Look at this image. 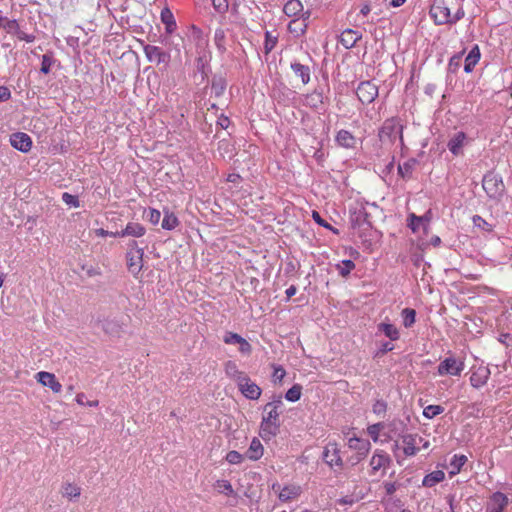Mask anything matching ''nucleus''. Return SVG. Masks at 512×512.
<instances>
[{
	"label": "nucleus",
	"instance_id": "31",
	"mask_svg": "<svg viewBox=\"0 0 512 512\" xmlns=\"http://www.w3.org/2000/svg\"><path fill=\"white\" fill-rule=\"evenodd\" d=\"M304 6L300 0H288L283 7V12L288 17H299Z\"/></svg>",
	"mask_w": 512,
	"mask_h": 512
},
{
	"label": "nucleus",
	"instance_id": "25",
	"mask_svg": "<svg viewBox=\"0 0 512 512\" xmlns=\"http://www.w3.org/2000/svg\"><path fill=\"white\" fill-rule=\"evenodd\" d=\"M224 370H225L226 375L230 379L234 380L237 384L239 382H243V379H245V376L247 375L245 372L240 371L238 369L237 364L234 361H231V360H228L224 364Z\"/></svg>",
	"mask_w": 512,
	"mask_h": 512
},
{
	"label": "nucleus",
	"instance_id": "49",
	"mask_svg": "<svg viewBox=\"0 0 512 512\" xmlns=\"http://www.w3.org/2000/svg\"><path fill=\"white\" fill-rule=\"evenodd\" d=\"M444 412V407L440 405H428L423 410V416L427 419H433L437 415Z\"/></svg>",
	"mask_w": 512,
	"mask_h": 512
},
{
	"label": "nucleus",
	"instance_id": "36",
	"mask_svg": "<svg viewBox=\"0 0 512 512\" xmlns=\"http://www.w3.org/2000/svg\"><path fill=\"white\" fill-rule=\"evenodd\" d=\"M416 160L411 158L405 161L403 164L398 165V174L403 179H409L412 176V172L414 170V167L416 165Z\"/></svg>",
	"mask_w": 512,
	"mask_h": 512
},
{
	"label": "nucleus",
	"instance_id": "48",
	"mask_svg": "<svg viewBox=\"0 0 512 512\" xmlns=\"http://www.w3.org/2000/svg\"><path fill=\"white\" fill-rule=\"evenodd\" d=\"M339 274L343 277L348 276L351 271L355 268V263L350 259L341 261V264L337 265Z\"/></svg>",
	"mask_w": 512,
	"mask_h": 512
},
{
	"label": "nucleus",
	"instance_id": "33",
	"mask_svg": "<svg viewBox=\"0 0 512 512\" xmlns=\"http://www.w3.org/2000/svg\"><path fill=\"white\" fill-rule=\"evenodd\" d=\"M467 462V457L463 454H455L451 460H450V463H449V466H450V471H449V474L450 476H454L458 473H460L462 467L466 464Z\"/></svg>",
	"mask_w": 512,
	"mask_h": 512
},
{
	"label": "nucleus",
	"instance_id": "55",
	"mask_svg": "<svg viewBox=\"0 0 512 512\" xmlns=\"http://www.w3.org/2000/svg\"><path fill=\"white\" fill-rule=\"evenodd\" d=\"M52 63H53L52 57L48 54H44L42 56V61H41V68H40L41 73L48 74L51 70Z\"/></svg>",
	"mask_w": 512,
	"mask_h": 512
},
{
	"label": "nucleus",
	"instance_id": "60",
	"mask_svg": "<svg viewBox=\"0 0 512 512\" xmlns=\"http://www.w3.org/2000/svg\"><path fill=\"white\" fill-rule=\"evenodd\" d=\"M386 409H387V404L383 400H377L373 404V412L377 415L384 414L386 412Z\"/></svg>",
	"mask_w": 512,
	"mask_h": 512
},
{
	"label": "nucleus",
	"instance_id": "39",
	"mask_svg": "<svg viewBox=\"0 0 512 512\" xmlns=\"http://www.w3.org/2000/svg\"><path fill=\"white\" fill-rule=\"evenodd\" d=\"M18 22L15 19H9L0 15V28L6 30L7 33L13 34L14 32H18Z\"/></svg>",
	"mask_w": 512,
	"mask_h": 512
},
{
	"label": "nucleus",
	"instance_id": "44",
	"mask_svg": "<svg viewBox=\"0 0 512 512\" xmlns=\"http://www.w3.org/2000/svg\"><path fill=\"white\" fill-rule=\"evenodd\" d=\"M306 103L311 108H318L323 103V95L321 92L314 91L306 96Z\"/></svg>",
	"mask_w": 512,
	"mask_h": 512
},
{
	"label": "nucleus",
	"instance_id": "15",
	"mask_svg": "<svg viewBox=\"0 0 512 512\" xmlns=\"http://www.w3.org/2000/svg\"><path fill=\"white\" fill-rule=\"evenodd\" d=\"M283 405L282 397L278 396L272 402H269L265 405L264 411L266 414L263 416L262 421L270 422V423H279V412L278 409Z\"/></svg>",
	"mask_w": 512,
	"mask_h": 512
},
{
	"label": "nucleus",
	"instance_id": "63",
	"mask_svg": "<svg viewBox=\"0 0 512 512\" xmlns=\"http://www.w3.org/2000/svg\"><path fill=\"white\" fill-rule=\"evenodd\" d=\"M407 226L412 230L413 233H416L419 230L420 226L423 227V223L417 222L416 220H412L410 213L407 218Z\"/></svg>",
	"mask_w": 512,
	"mask_h": 512
},
{
	"label": "nucleus",
	"instance_id": "34",
	"mask_svg": "<svg viewBox=\"0 0 512 512\" xmlns=\"http://www.w3.org/2000/svg\"><path fill=\"white\" fill-rule=\"evenodd\" d=\"M300 494V488L297 486H285L281 489L278 497L282 502H287L291 499L298 497Z\"/></svg>",
	"mask_w": 512,
	"mask_h": 512
},
{
	"label": "nucleus",
	"instance_id": "50",
	"mask_svg": "<svg viewBox=\"0 0 512 512\" xmlns=\"http://www.w3.org/2000/svg\"><path fill=\"white\" fill-rule=\"evenodd\" d=\"M214 10L221 15H225L230 8L229 0H211Z\"/></svg>",
	"mask_w": 512,
	"mask_h": 512
},
{
	"label": "nucleus",
	"instance_id": "41",
	"mask_svg": "<svg viewBox=\"0 0 512 512\" xmlns=\"http://www.w3.org/2000/svg\"><path fill=\"white\" fill-rule=\"evenodd\" d=\"M412 220H416L417 222L423 223V230L425 233H428L429 224L433 218L432 210H427L422 216H417L414 213H411Z\"/></svg>",
	"mask_w": 512,
	"mask_h": 512
},
{
	"label": "nucleus",
	"instance_id": "30",
	"mask_svg": "<svg viewBox=\"0 0 512 512\" xmlns=\"http://www.w3.org/2000/svg\"><path fill=\"white\" fill-rule=\"evenodd\" d=\"M279 426V423L261 421L259 432L260 437L265 441L270 440L272 437L277 435Z\"/></svg>",
	"mask_w": 512,
	"mask_h": 512
},
{
	"label": "nucleus",
	"instance_id": "23",
	"mask_svg": "<svg viewBox=\"0 0 512 512\" xmlns=\"http://www.w3.org/2000/svg\"><path fill=\"white\" fill-rule=\"evenodd\" d=\"M336 143L346 149H352L356 146L355 136L348 130L341 129L335 137Z\"/></svg>",
	"mask_w": 512,
	"mask_h": 512
},
{
	"label": "nucleus",
	"instance_id": "12",
	"mask_svg": "<svg viewBox=\"0 0 512 512\" xmlns=\"http://www.w3.org/2000/svg\"><path fill=\"white\" fill-rule=\"evenodd\" d=\"M144 250L127 251L126 259L128 270L133 275H138L143 268Z\"/></svg>",
	"mask_w": 512,
	"mask_h": 512
},
{
	"label": "nucleus",
	"instance_id": "56",
	"mask_svg": "<svg viewBox=\"0 0 512 512\" xmlns=\"http://www.w3.org/2000/svg\"><path fill=\"white\" fill-rule=\"evenodd\" d=\"M475 227L484 231H491V225L479 215H474L472 218Z\"/></svg>",
	"mask_w": 512,
	"mask_h": 512
},
{
	"label": "nucleus",
	"instance_id": "58",
	"mask_svg": "<svg viewBox=\"0 0 512 512\" xmlns=\"http://www.w3.org/2000/svg\"><path fill=\"white\" fill-rule=\"evenodd\" d=\"M312 218L313 220L320 226L332 230L334 233H337L338 231L334 229L328 222H326L317 211L312 212Z\"/></svg>",
	"mask_w": 512,
	"mask_h": 512
},
{
	"label": "nucleus",
	"instance_id": "64",
	"mask_svg": "<svg viewBox=\"0 0 512 512\" xmlns=\"http://www.w3.org/2000/svg\"><path fill=\"white\" fill-rule=\"evenodd\" d=\"M11 98V91L6 86H0V102L8 101Z\"/></svg>",
	"mask_w": 512,
	"mask_h": 512
},
{
	"label": "nucleus",
	"instance_id": "32",
	"mask_svg": "<svg viewBox=\"0 0 512 512\" xmlns=\"http://www.w3.org/2000/svg\"><path fill=\"white\" fill-rule=\"evenodd\" d=\"M445 479V473L442 470H435L427 474L422 480V486L431 488Z\"/></svg>",
	"mask_w": 512,
	"mask_h": 512
},
{
	"label": "nucleus",
	"instance_id": "13",
	"mask_svg": "<svg viewBox=\"0 0 512 512\" xmlns=\"http://www.w3.org/2000/svg\"><path fill=\"white\" fill-rule=\"evenodd\" d=\"M10 144L16 150L27 153L32 147V139L26 133L17 132L10 136Z\"/></svg>",
	"mask_w": 512,
	"mask_h": 512
},
{
	"label": "nucleus",
	"instance_id": "10",
	"mask_svg": "<svg viewBox=\"0 0 512 512\" xmlns=\"http://www.w3.org/2000/svg\"><path fill=\"white\" fill-rule=\"evenodd\" d=\"M223 342L228 345H238L239 351L243 355H249L252 351L251 344L245 338L231 331L225 332Z\"/></svg>",
	"mask_w": 512,
	"mask_h": 512
},
{
	"label": "nucleus",
	"instance_id": "6",
	"mask_svg": "<svg viewBox=\"0 0 512 512\" xmlns=\"http://www.w3.org/2000/svg\"><path fill=\"white\" fill-rule=\"evenodd\" d=\"M144 54L150 63L163 65L165 68L169 66L171 55L164 51L161 47L147 44L143 47Z\"/></svg>",
	"mask_w": 512,
	"mask_h": 512
},
{
	"label": "nucleus",
	"instance_id": "47",
	"mask_svg": "<svg viewBox=\"0 0 512 512\" xmlns=\"http://www.w3.org/2000/svg\"><path fill=\"white\" fill-rule=\"evenodd\" d=\"M214 42L217 47V49L223 53L226 51L225 47V32L223 29L219 28L215 30L214 33Z\"/></svg>",
	"mask_w": 512,
	"mask_h": 512
},
{
	"label": "nucleus",
	"instance_id": "9",
	"mask_svg": "<svg viewBox=\"0 0 512 512\" xmlns=\"http://www.w3.org/2000/svg\"><path fill=\"white\" fill-rule=\"evenodd\" d=\"M322 459L331 468H333L334 466L342 467L343 461L340 456V450L338 448L337 443L329 442L324 447Z\"/></svg>",
	"mask_w": 512,
	"mask_h": 512
},
{
	"label": "nucleus",
	"instance_id": "27",
	"mask_svg": "<svg viewBox=\"0 0 512 512\" xmlns=\"http://www.w3.org/2000/svg\"><path fill=\"white\" fill-rule=\"evenodd\" d=\"M263 454H264V447H263L261 441L257 437H254L251 440L249 448L246 452L247 458L252 461H257L263 456Z\"/></svg>",
	"mask_w": 512,
	"mask_h": 512
},
{
	"label": "nucleus",
	"instance_id": "37",
	"mask_svg": "<svg viewBox=\"0 0 512 512\" xmlns=\"http://www.w3.org/2000/svg\"><path fill=\"white\" fill-rule=\"evenodd\" d=\"M179 225V220L177 216L169 212L168 210L164 211V218L162 220V228L165 230H173Z\"/></svg>",
	"mask_w": 512,
	"mask_h": 512
},
{
	"label": "nucleus",
	"instance_id": "52",
	"mask_svg": "<svg viewBox=\"0 0 512 512\" xmlns=\"http://www.w3.org/2000/svg\"><path fill=\"white\" fill-rule=\"evenodd\" d=\"M144 216L151 224L156 225L160 221L161 213L155 208H149L144 212Z\"/></svg>",
	"mask_w": 512,
	"mask_h": 512
},
{
	"label": "nucleus",
	"instance_id": "4",
	"mask_svg": "<svg viewBox=\"0 0 512 512\" xmlns=\"http://www.w3.org/2000/svg\"><path fill=\"white\" fill-rule=\"evenodd\" d=\"M482 186L488 197L493 199H499L505 191L502 177L494 172H488L484 175Z\"/></svg>",
	"mask_w": 512,
	"mask_h": 512
},
{
	"label": "nucleus",
	"instance_id": "21",
	"mask_svg": "<svg viewBox=\"0 0 512 512\" xmlns=\"http://www.w3.org/2000/svg\"><path fill=\"white\" fill-rule=\"evenodd\" d=\"M466 139L467 135L463 131H459L456 134H454L447 143L449 151L454 156L462 154V148L465 145Z\"/></svg>",
	"mask_w": 512,
	"mask_h": 512
},
{
	"label": "nucleus",
	"instance_id": "18",
	"mask_svg": "<svg viewBox=\"0 0 512 512\" xmlns=\"http://www.w3.org/2000/svg\"><path fill=\"white\" fill-rule=\"evenodd\" d=\"M350 220L353 227H360L364 224L370 225L369 214L363 204H359L350 210Z\"/></svg>",
	"mask_w": 512,
	"mask_h": 512
},
{
	"label": "nucleus",
	"instance_id": "26",
	"mask_svg": "<svg viewBox=\"0 0 512 512\" xmlns=\"http://www.w3.org/2000/svg\"><path fill=\"white\" fill-rule=\"evenodd\" d=\"M160 18L162 23L165 25V32L167 34H172L177 29L174 15L168 7H164L161 10Z\"/></svg>",
	"mask_w": 512,
	"mask_h": 512
},
{
	"label": "nucleus",
	"instance_id": "5",
	"mask_svg": "<svg viewBox=\"0 0 512 512\" xmlns=\"http://www.w3.org/2000/svg\"><path fill=\"white\" fill-rule=\"evenodd\" d=\"M464 368V360L456 358L454 355L450 354L448 357H446L439 363L437 367V373L440 376H459L461 375Z\"/></svg>",
	"mask_w": 512,
	"mask_h": 512
},
{
	"label": "nucleus",
	"instance_id": "59",
	"mask_svg": "<svg viewBox=\"0 0 512 512\" xmlns=\"http://www.w3.org/2000/svg\"><path fill=\"white\" fill-rule=\"evenodd\" d=\"M286 375V371L282 366H274L273 380L274 382H281Z\"/></svg>",
	"mask_w": 512,
	"mask_h": 512
},
{
	"label": "nucleus",
	"instance_id": "38",
	"mask_svg": "<svg viewBox=\"0 0 512 512\" xmlns=\"http://www.w3.org/2000/svg\"><path fill=\"white\" fill-rule=\"evenodd\" d=\"M264 38V53L269 55L278 43V35H273L272 32L266 31Z\"/></svg>",
	"mask_w": 512,
	"mask_h": 512
},
{
	"label": "nucleus",
	"instance_id": "8",
	"mask_svg": "<svg viewBox=\"0 0 512 512\" xmlns=\"http://www.w3.org/2000/svg\"><path fill=\"white\" fill-rule=\"evenodd\" d=\"M356 94L363 104H370L378 96V86L372 81H362L357 87Z\"/></svg>",
	"mask_w": 512,
	"mask_h": 512
},
{
	"label": "nucleus",
	"instance_id": "54",
	"mask_svg": "<svg viewBox=\"0 0 512 512\" xmlns=\"http://www.w3.org/2000/svg\"><path fill=\"white\" fill-rule=\"evenodd\" d=\"M62 201L70 207L78 208L80 206L78 197L67 192L62 194Z\"/></svg>",
	"mask_w": 512,
	"mask_h": 512
},
{
	"label": "nucleus",
	"instance_id": "43",
	"mask_svg": "<svg viewBox=\"0 0 512 512\" xmlns=\"http://www.w3.org/2000/svg\"><path fill=\"white\" fill-rule=\"evenodd\" d=\"M302 386L300 384H294L285 394V398L289 402H296L301 398Z\"/></svg>",
	"mask_w": 512,
	"mask_h": 512
},
{
	"label": "nucleus",
	"instance_id": "20",
	"mask_svg": "<svg viewBox=\"0 0 512 512\" xmlns=\"http://www.w3.org/2000/svg\"><path fill=\"white\" fill-rule=\"evenodd\" d=\"M102 330L112 337H119L123 331L122 323L115 318H105L100 321Z\"/></svg>",
	"mask_w": 512,
	"mask_h": 512
},
{
	"label": "nucleus",
	"instance_id": "2",
	"mask_svg": "<svg viewBox=\"0 0 512 512\" xmlns=\"http://www.w3.org/2000/svg\"><path fill=\"white\" fill-rule=\"evenodd\" d=\"M403 127L398 124L395 118H390L384 121L382 127L379 129L378 137L382 144H394L396 139H399L401 145L403 144Z\"/></svg>",
	"mask_w": 512,
	"mask_h": 512
},
{
	"label": "nucleus",
	"instance_id": "53",
	"mask_svg": "<svg viewBox=\"0 0 512 512\" xmlns=\"http://www.w3.org/2000/svg\"><path fill=\"white\" fill-rule=\"evenodd\" d=\"M383 427H384L383 423H376V424L370 425L367 428L368 434L370 435V437L372 438V440L374 442H377L379 440V434H380V431L383 429Z\"/></svg>",
	"mask_w": 512,
	"mask_h": 512
},
{
	"label": "nucleus",
	"instance_id": "11",
	"mask_svg": "<svg viewBox=\"0 0 512 512\" xmlns=\"http://www.w3.org/2000/svg\"><path fill=\"white\" fill-rule=\"evenodd\" d=\"M237 386L240 392L250 400H257L261 396V388L256 383L252 382L248 375H246L243 382H239Z\"/></svg>",
	"mask_w": 512,
	"mask_h": 512
},
{
	"label": "nucleus",
	"instance_id": "45",
	"mask_svg": "<svg viewBox=\"0 0 512 512\" xmlns=\"http://www.w3.org/2000/svg\"><path fill=\"white\" fill-rule=\"evenodd\" d=\"M81 494V489L75 484L72 483H66L63 486V496L73 499L79 497Z\"/></svg>",
	"mask_w": 512,
	"mask_h": 512
},
{
	"label": "nucleus",
	"instance_id": "1",
	"mask_svg": "<svg viewBox=\"0 0 512 512\" xmlns=\"http://www.w3.org/2000/svg\"><path fill=\"white\" fill-rule=\"evenodd\" d=\"M429 14L436 25L455 24L465 16L461 5H458L455 12L452 13L448 0L435 2L431 6Z\"/></svg>",
	"mask_w": 512,
	"mask_h": 512
},
{
	"label": "nucleus",
	"instance_id": "22",
	"mask_svg": "<svg viewBox=\"0 0 512 512\" xmlns=\"http://www.w3.org/2000/svg\"><path fill=\"white\" fill-rule=\"evenodd\" d=\"M379 333L383 334L390 341H397L400 338L399 329L389 321H384L377 325L376 335H378Z\"/></svg>",
	"mask_w": 512,
	"mask_h": 512
},
{
	"label": "nucleus",
	"instance_id": "7",
	"mask_svg": "<svg viewBox=\"0 0 512 512\" xmlns=\"http://www.w3.org/2000/svg\"><path fill=\"white\" fill-rule=\"evenodd\" d=\"M470 384L475 389L484 387L491 375V371L488 366L484 365L483 362L480 364H474L470 368Z\"/></svg>",
	"mask_w": 512,
	"mask_h": 512
},
{
	"label": "nucleus",
	"instance_id": "40",
	"mask_svg": "<svg viewBox=\"0 0 512 512\" xmlns=\"http://www.w3.org/2000/svg\"><path fill=\"white\" fill-rule=\"evenodd\" d=\"M403 443V452L406 456H414L418 452L419 449L415 446V440L412 436H405L403 438Z\"/></svg>",
	"mask_w": 512,
	"mask_h": 512
},
{
	"label": "nucleus",
	"instance_id": "61",
	"mask_svg": "<svg viewBox=\"0 0 512 512\" xmlns=\"http://www.w3.org/2000/svg\"><path fill=\"white\" fill-rule=\"evenodd\" d=\"M386 495H393L398 489L399 485L396 482H384L383 483Z\"/></svg>",
	"mask_w": 512,
	"mask_h": 512
},
{
	"label": "nucleus",
	"instance_id": "19",
	"mask_svg": "<svg viewBox=\"0 0 512 512\" xmlns=\"http://www.w3.org/2000/svg\"><path fill=\"white\" fill-rule=\"evenodd\" d=\"M509 504L508 497L502 492H495L491 501L486 509V512H504Z\"/></svg>",
	"mask_w": 512,
	"mask_h": 512
},
{
	"label": "nucleus",
	"instance_id": "42",
	"mask_svg": "<svg viewBox=\"0 0 512 512\" xmlns=\"http://www.w3.org/2000/svg\"><path fill=\"white\" fill-rule=\"evenodd\" d=\"M215 488L219 493L225 494L226 496H233L235 493L231 483L225 479L217 480Z\"/></svg>",
	"mask_w": 512,
	"mask_h": 512
},
{
	"label": "nucleus",
	"instance_id": "17",
	"mask_svg": "<svg viewBox=\"0 0 512 512\" xmlns=\"http://www.w3.org/2000/svg\"><path fill=\"white\" fill-rule=\"evenodd\" d=\"M37 381L45 387H49L54 393L62 390L61 383L56 379L53 373L41 371L36 374Z\"/></svg>",
	"mask_w": 512,
	"mask_h": 512
},
{
	"label": "nucleus",
	"instance_id": "16",
	"mask_svg": "<svg viewBox=\"0 0 512 512\" xmlns=\"http://www.w3.org/2000/svg\"><path fill=\"white\" fill-rule=\"evenodd\" d=\"M146 233V228L137 222H129L126 227L121 231H116L115 233H111L112 237H126L132 236L136 238H140L144 236Z\"/></svg>",
	"mask_w": 512,
	"mask_h": 512
},
{
	"label": "nucleus",
	"instance_id": "46",
	"mask_svg": "<svg viewBox=\"0 0 512 512\" xmlns=\"http://www.w3.org/2000/svg\"><path fill=\"white\" fill-rule=\"evenodd\" d=\"M403 325L406 328L411 327L416 320V311L411 308H405L402 310Z\"/></svg>",
	"mask_w": 512,
	"mask_h": 512
},
{
	"label": "nucleus",
	"instance_id": "14",
	"mask_svg": "<svg viewBox=\"0 0 512 512\" xmlns=\"http://www.w3.org/2000/svg\"><path fill=\"white\" fill-rule=\"evenodd\" d=\"M362 39V33L360 31L347 28L341 32V34L338 36V42L345 48V49H352L355 47L358 41Z\"/></svg>",
	"mask_w": 512,
	"mask_h": 512
},
{
	"label": "nucleus",
	"instance_id": "62",
	"mask_svg": "<svg viewBox=\"0 0 512 512\" xmlns=\"http://www.w3.org/2000/svg\"><path fill=\"white\" fill-rule=\"evenodd\" d=\"M394 349V345L392 344V341L389 342H383L381 343L379 350L377 352V355H384L387 352H390Z\"/></svg>",
	"mask_w": 512,
	"mask_h": 512
},
{
	"label": "nucleus",
	"instance_id": "29",
	"mask_svg": "<svg viewBox=\"0 0 512 512\" xmlns=\"http://www.w3.org/2000/svg\"><path fill=\"white\" fill-rule=\"evenodd\" d=\"M480 57L481 53L478 45L473 46L465 58L464 71L466 73H471L476 64L479 62Z\"/></svg>",
	"mask_w": 512,
	"mask_h": 512
},
{
	"label": "nucleus",
	"instance_id": "35",
	"mask_svg": "<svg viewBox=\"0 0 512 512\" xmlns=\"http://www.w3.org/2000/svg\"><path fill=\"white\" fill-rule=\"evenodd\" d=\"M226 80L222 76H214L211 83V92L216 96L220 97L226 90Z\"/></svg>",
	"mask_w": 512,
	"mask_h": 512
},
{
	"label": "nucleus",
	"instance_id": "3",
	"mask_svg": "<svg viewBox=\"0 0 512 512\" xmlns=\"http://www.w3.org/2000/svg\"><path fill=\"white\" fill-rule=\"evenodd\" d=\"M392 460L384 450L376 449L369 462L368 474L371 477L381 478L386 474Z\"/></svg>",
	"mask_w": 512,
	"mask_h": 512
},
{
	"label": "nucleus",
	"instance_id": "28",
	"mask_svg": "<svg viewBox=\"0 0 512 512\" xmlns=\"http://www.w3.org/2000/svg\"><path fill=\"white\" fill-rule=\"evenodd\" d=\"M348 446L349 448L356 450L360 456H365L371 448V444L368 440L358 437H351L348 440Z\"/></svg>",
	"mask_w": 512,
	"mask_h": 512
},
{
	"label": "nucleus",
	"instance_id": "51",
	"mask_svg": "<svg viewBox=\"0 0 512 512\" xmlns=\"http://www.w3.org/2000/svg\"><path fill=\"white\" fill-rule=\"evenodd\" d=\"M225 460L229 463V464H232V465H238V464H241L244 460V455H242L241 453H239L238 451L236 450H231L229 451L226 456H225Z\"/></svg>",
	"mask_w": 512,
	"mask_h": 512
},
{
	"label": "nucleus",
	"instance_id": "57",
	"mask_svg": "<svg viewBox=\"0 0 512 512\" xmlns=\"http://www.w3.org/2000/svg\"><path fill=\"white\" fill-rule=\"evenodd\" d=\"M76 402L81 406L97 407L99 402L97 400L88 401L84 393H78L75 398Z\"/></svg>",
	"mask_w": 512,
	"mask_h": 512
},
{
	"label": "nucleus",
	"instance_id": "24",
	"mask_svg": "<svg viewBox=\"0 0 512 512\" xmlns=\"http://www.w3.org/2000/svg\"><path fill=\"white\" fill-rule=\"evenodd\" d=\"M294 74L301 79V82L306 85L311 80V69L309 66L301 64L300 62L293 61L290 65Z\"/></svg>",
	"mask_w": 512,
	"mask_h": 512
}]
</instances>
